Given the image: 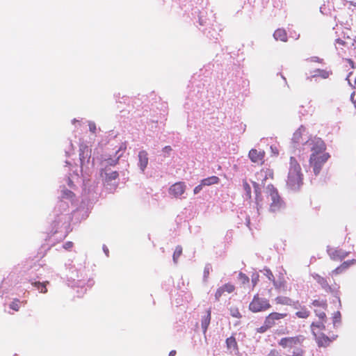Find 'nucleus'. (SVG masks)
Instances as JSON below:
<instances>
[{"instance_id": "4", "label": "nucleus", "mask_w": 356, "mask_h": 356, "mask_svg": "<svg viewBox=\"0 0 356 356\" xmlns=\"http://www.w3.org/2000/svg\"><path fill=\"white\" fill-rule=\"evenodd\" d=\"M252 185L255 193L257 209L259 215L261 214L263 209L266 207L268 209V211L273 214H277L285 209V202L280 196L277 190L272 184H269L266 187L265 202L261 197L260 184L253 181Z\"/></svg>"}, {"instance_id": "2", "label": "nucleus", "mask_w": 356, "mask_h": 356, "mask_svg": "<svg viewBox=\"0 0 356 356\" xmlns=\"http://www.w3.org/2000/svg\"><path fill=\"white\" fill-rule=\"evenodd\" d=\"M291 145L294 153L298 150L299 154L312 152L309 158V165L314 174L318 175L324 164L330 158V154L325 152L326 145L324 141L318 137L309 138L306 128L301 125L293 134L291 138Z\"/></svg>"}, {"instance_id": "7", "label": "nucleus", "mask_w": 356, "mask_h": 356, "mask_svg": "<svg viewBox=\"0 0 356 356\" xmlns=\"http://www.w3.org/2000/svg\"><path fill=\"white\" fill-rule=\"evenodd\" d=\"M270 307L271 305L268 299L260 297L259 294H256L249 305V309L253 313H257L266 311Z\"/></svg>"}, {"instance_id": "44", "label": "nucleus", "mask_w": 356, "mask_h": 356, "mask_svg": "<svg viewBox=\"0 0 356 356\" xmlns=\"http://www.w3.org/2000/svg\"><path fill=\"white\" fill-rule=\"evenodd\" d=\"M289 306H291L295 309H300L302 307L298 300L294 301L293 300H292V304H290Z\"/></svg>"}, {"instance_id": "29", "label": "nucleus", "mask_w": 356, "mask_h": 356, "mask_svg": "<svg viewBox=\"0 0 356 356\" xmlns=\"http://www.w3.org/2000/svg\"><path fill=\"white\" fill-rule=\"evenodd\" d=\"M182 253V248L180 245H177L174 252L172 259L175 264L177 263L179 257L181 256Z\"/></svg>"}, {"instance_id": "28", "label": "nucleus", "mask_w": 356, "mask_h": 356, "mask_svg": "<svg viewBox=\"0 0 356 356\" xmlns=\"http://www.w3.org/2000/svg\"><path fill=\"white\" fill-rule=\"evenodd\" d=\"M207 12L201 10L198 12L197 18L198 22L200 26H205L207 24V19L206 17Z\"/></svg>"}, {"instance_id": "20", "label": "nucleus", "mask_w": 356, "mask_h": 356, "mask_svg": "<svg viewBox=\"0 0 356 356\" xmlns=\"http://www.w3.org/2000/svg\"><path fill=\"white\" fill-rule=\"evenodd\" d=\"M313 277L321 286L322 289L325 290V291L328 293L332 291L331 286L329 285L325 278L321 277L318 274L314 275Z\"/></svg>"}, {"instance_id": "48", "label": "nucleus", "mask_w": 356, "mask_h": 356, "mask_svg": "<svg viewBox=\"0 0 356 356\" xmlns=\"http://www.w3.org/2000/svg\"><path fill=\"white\" fill-rule=\"evenodd\" d=\"M343 273V270H342L340 266H338L334 270L332 271V275H339Z\"/></svg>"}, {"instance_id": "63", "label": "nucleus", "mask_w": 356, "mask_h": 356, "mask_svg": "<svg viewBox=\"0 0 356 356\" xmlns=\"http://www.w3.org/2000/svg\"><path fill=\"white\" fill-rule=\"evenodd\" d=\"M246 224L248 226H249V224H250V219H246Z\"/></svg>"}, {"instance_id": "27", "label": "nucleus", "mask_w": 356, "mask_h": 356, "mask_svg": "<svg viewBox=\"0 0 356 356\" xmlns=\"http://www.w3.org/2000/svg\"><path fill=\"white\" fill-rule=\"evenodd\" d=\"M275 301L277 304L283 305H289L292 304V299L286 296H277Z\"/></svg>"}, {"instance_id": "43", "label": "nucleus", "mask_w": 356, "mask_h": 356, "mask_svg": "<svg viewBox=\"0 0 356 356\" xmlns=\"http://www.w3.org/2000/svg\"><path fill=\"white\" fill-rule=\"evenodd\" d=\"M273 283L275 289L278 290H280L282 287L284 286V283L282 281L277 282L274 280V281H273Z\"/></svg>"}, {"instance_id": "33", "label": "nucleus", "mask_w": 356, "mask_h": 356, "mask_svg": "<svg viewBox=\"0 0 356 356\" xmlns=\"http://www.w3.org/2000/svg\"><path fill=\"white\" fill-rule=\"evenodd\" d=\"M243 190L245 191V196L246 198L251 197V187L247 181H244L243 184Z\"/></svg>"}, {"instance_id": "13", "label": "nucleus", "mask_w": 356, "mask_h": 356, "mask_svg": "<svg viewBox=\"0 0 356 356\" xmlns=\"http://www.w3.org/2000/svg\"><path fill=\"white\" fill-rule=\"evenodd\" d=\"M327 252L333 260H342L348 255V252H346L342 249H334L333 248L327 247Z\"/></svg>"}, {"instance_id": "39", "label": "nucleus", "mask_w": 356, "mask_h": 356, "mask_svg": "<svg viewBox=\"0 0 356 356\" xmlns=\"http://www.w3.org/2000/svg\"><path fill=\"white\" fill-rule=\"evenodd\" d=\"M355 263H356L355 259H351V260H348V261H343L342 263V264L345 266V268H346L348 269L350 266L354 265Z\"/></svg>"}, {"instance_id": "8", "label": "nucleus", "mask_w": 356, "mask_h": 356, "mask_svg": "<svg viewBox=\"0 0 356 356\" xmlns=\"http://www.w3.org/2000/svg\"><path fill=\"white\" fill-rule=\"evenodd\" d=\"M100 175L104 180V184L106 186H116V179L119 175L118 171L111 170L110 168H103L101 170Z\"/></svg>"}, {"instance_id": "36", "label": "nucleus", "mask_w": 356, "mask_h": 356, "mask_svg": "<svg viewBox=\"0 0 356 356\" xmlns=\"http://www.w3.org/2000/svg\"><path fill=\"white\" fill-rule=\"evenodd\" d=\"M238 279L242 282V284L249 282V277L243 273H240L238 274Z\"/></svg>"}, {"instance_id": "42", "label": "nucleus", "mask_w": 356, "mask_h": 356, "mask_svg": "<svg viewBox=\"0 0 356 356\" xmlns=\"http://www.w3.org/2000/svg\"><path fill=\"white\" fill-rule=\"evenodd\" d=\"M88 127L90 131L95 134L97 130L95 123L94 122L90 121L88 122Z\"/></svg>"}, {"instance_id": "37", "label": "nucleus", "mask_w": 356, "mask_h": 356, "mask_svg": "<svg viewBox=\"0 0 356 356\" xmlns=\"http://www.w3.org/2000/svg\"><path fill=\"white\" fill-rule=\"evenodd\" d=\"M314 312L316 314V315L320 318V319H322L323 320L324 318H326V315H325V313L323 312V311H320L318 309H315L314 310Z\"/></svg>"}, {"instance_id": "56", "label": "nucleus", "mask_w": 356, "mask_h": 356, "mask_svg": "<svg viewBox=\"0 0 356 356\" xmlns=\"http://www.w3.org/2000/svg\"><path fill=\"white\" fill-rule=\"evenodd\" d=\"M102 249H103V251L105 253L106 256L108 257V255H109V250H108V248H107V246L106 245H104L103 247H102Z\"/></svg>"}, {"instance_id": "54", "label": "nucleus", "mask_w": 356, "mask_h": 356, "mask_svg": "<svg viewBox=\"0 0 356 356\" xmlns=\"http://www.w3.org/2000/svg\"><path fill=\"white\" fill-rule=\"evenodd\" d=\"M172 151V148L170 146H165V147L163 148V152L165 154H169L170 152Z\"/></svg>"}, {"instance_id": "31", "label": "nucleus", "mask_w": 356, "mask_h": 356, "mask_svg": "<svg viewBox=\"0 0 356 356\" xmlns=\"http://www.w3.org/2000/svg\"><path fill=\"white\" fill-rule=\"evenodd\" d=\"M312 304L314 307H321L323 309H325L327 306L325 300H314Z\"/></svg>"}, {"instance_id": "50", "label": "nucleus", "mask_w": 356, "mask_h": 356, "mask_svg": "<svg viewBox=\"0 0 356 356\" xmlns=\"http://www.w3.org/2000/svg\"><path fill=\"white\" fill-rule=\"evenodd\" d=\"M350 101L353 102L355 107L356 108V97L355 92H352V94L350 95Z\"/></svg>"}, {"instance_id": "34", "label": "nucleus", "mask_w": 356, "mask_h": 356, "mask_svg": "<svg viewBox=\"0 0 356 356\" xmlns=\"http://www.w3.org/2000/svg\"><path fill=\"white\" fill-rule=\"evenodd\" d=\"M211 270H212L211 265L210 264H207L204 266V273H203V279L204 281L207 280V279L210 273V271Z\"/></svg>"}, {"instance_id": "32", "label": "nucleus", "mask_w": 356, "mask_h": 356, "mask_svg": "<svg viewBox=\"0 0 356 356\" xmlns=\"http://www.w3.org/2000/svg\"><path fill=\"white\" fill-rule=\"evenodd\" d=\"M20 304H21V302L18 299H15L13 302H11L9 305V307L15 311V312H17L19 311V308H20Z\"/></svg>"}, {"instance_id": "41", "label": "nucleus", "mask_w": 356, "mask_h": 356, "mask_svg": "<svg viewBox=\"0 0 356 356\" xmlns=\"http://www.w3.org/2000/svg\"><path fill=\"white\" fill-rule=\"evenodd\" d=\"M341 319V314L339 312H337L334 313L333 316V323L336 325L337 323L340 322Z\"/></svg>"}, {"instance_id": "6", "label": "nucleus", "mask_w": 356, "mask_h": 356, "mask_svg": "<svg viewBox=\"0 0 356 356\" xmlns=\"http://www.w3.org/2000/svg\"><path fill=\"white\" fill-rule=\"evenodd\" d=\"M40 269L39 264H34L32 266L27 272L28 277L26 278L33 287H35L37 290H38L40 293H46L47 292V284H49L48 282H41L40 281H36L35 277L38 278L39 275L40 273H38Z\"/></svg>"}, {"instance_id": "58", "label": "nucleus", "mask_w": 356, "mask_h": 356, "mask_svg": "<svg viewBox=\"0 0 356 356\" xmlns=\"http://www.w3.org/2000/svg\"><path fill=\"white\" fill-rule=\"evenodd\" d=\"M216 33L215 35H213V33H211V32L210 31H209L208 33H207V36L209 37L210 38H213V39H217V37H216Z\"/></svg>"}, {"instance_id": "51", "label": "nucleus", "mask_w": 356, "mask_h": 356, "mask_svg": "<svg viewBox=\"0 0 356 356\" xmlns=\"http://www.w3.org/2000/svg\"><path fill=\"white\" fill-rule=\"evenodd\" d=\"M232 316H234V317H236V318H241V315L240 314V312L236 309L235 311H232Z\"/></svg>"}, {"instance_id": "16", "label": "nucleus", "mask_w": 356, "mask_h": 356, "mask_svg": "<svg viewBox=\"0 0 356 356\" xmlns=\"http://www.w3.org/2000/svg\"><path fill=\"white\" fill-rule=\"evenodd\" d=\"M234 286L230 283L225 284L223 286L219 287L215 293L216 300L218 301L220 298L224 294L225 292L231 293L234 291Z\"/></svg>"}, {"instance_id": "23", "label": "nucleus", "mask_w": 356, "mask_h": 356, "mask_svg": "<svg viewBox=\"0 0 356 356\" xmlns=\"http://www.w3.org/2000/svg\"><path fill=\"white\" fill-rule=\"evenodd\" d=\"M226 344L227 349L230 353H235L238 350L237 343L234 337H230L226 339Z\"/></svg>"}, {"instance_id": "10", "label": "nucleus", "mask_w": 356, "mask_h": 356, "mask_svg": "<svg viewBox=\"0 0 356 356\" xmlns=\"http://www.w3.org/2000/svg\"><path fill=\"white\" fill-rule=\"evenodd\" d=\"M14 277V275H9L2 280L0 285V296L8 294L12 290L16 284Z\"/></svg>"}, {"instance_id": "40", "label": "nucleus", "mask_w": 356, "mask_h": 356, "mask_svg": "<svg viewBox=\"0 0 356 356\" xmlns=\"http://www.w3.org/2000/svg\"><path fill=\"white\" fill-rule=\"evenodd\" d=\"M307 60H309L310 62L321 63H323V60L318 56H312V57L307 58Z\"/></svg>"}, {"instance_id": "53", "label": "nucleus", "mask_w": 356, "mask_h": 356, "mask_svg": "<svg viewBox=\"0 0 356 356\" xmlns=\"http://www.w3.org/2000/svg\"><path fill=\"white\" fill-rule=\"evenodd\" d=\"M320 12L323 15H327V13L326 11V7L325 5H323L320 7Z\"/></svg>"}, {"instance_id": "46", "label": "nucleus", "mask_w": 356, "mask_h": 356, "mask_svg": "<svg viewBox=\"0 0 356 356\" xmlns=\"http://www.w3.org/2000/svg\"><path fill=\"white\" fill-rule=\"evenodd\" d=\"M204 186L202 185V183L200 182V184L199 185H197V186L195 187L194 190H193V193L194 194H198L203 188Z\"/></svg>"}, {"instance_id": "61", "label": "nucleus", "mask_w": 356, "mask_h": 356, "mask_svg": "<svg viewBox=\"0 0 356 356\" xmlns=\"http://www.w3.org/2000/svg\"><path fill=\"white\" fill-rule=\"evenodd\" d=\"M339 266L341 268V269H342V270H343V272L347 270V268H345V266L342 264Z\"/></svg>"}, {"instance_id": "30", "label": "nucleus", "mask_w": 356, "mask_h": 356, "mask_svg": "<svg viewBox=\"0 0 356 356\" xmlns=\"http://www.w3.org/2000/svg\"><path fill=\"white\" fill-rule=\"evenodd\" d=\"M315 328H318L319 330H325V327L323 322L312 323L311 325V329L314 335L317 334L315 332Z\"/></svg>"}, {"instance_id": "35", "label": "nucleus", "mask_w": 356, "mask_h": 356, "mask_svg": "<svg viewBox=\"0 0 356 356\" xmlns=\"http://www.w3.org/2000/svg\"><path fill=\"white\" fill-rule=\"evenodd\" d=\"M264 275L268 277L269 280L274 281L275 278L274 276L271 272V270L269 268H264L262 270Z\"/></svg>"}, {"instance_id": "19", "label": "nucleus", "mask_w": 356, "mask_h": 356, "mask_svg": "<svg viewBox=\"0 0 356 356\" xmlns=\"http://www.w3.org/2000/svg\"><path fill=\"white\" fill-rule=\"evenodd\" d=\"M316 343L318 346L326 347L329 346L332 341L330 338L325 335L323 333H319L314 335Z\"/></svg>"}, {"instance_id": "17", "label": "nucleus", "mask_w": 356, "mask_h": 356, "mask_svg": "<svg viewBox=\"0 0 356 356\" xmlns=\"http://www.w3.org/2000/svg\"><path fill=\"white\" fill-rule=\"evenodd\" d=\"M287 316L286 314H281L277 312H272L265 318V323L271 327L275 325V321L283 318Z\"/></svg>"}, {"instance_id": "60", "label": "nucleus", "mask_w": 356, "mask_h": 356, "mask_svg": "<svg viewBox=\"0 0 356 356\" xmlns=\"http://www.w3.org/2000/svg\"><path fill=\"white\" fill-rule=\"evenodd\" d=\"M278 74H280L282 79L284 81L285 84H287L286 78L280 73H279Z\"/></svg>"}, {"instance_id": "12", "label": "nucleus", "mask_w": 356, "mask_h": 356, "mask_svg": "<svg viewBox=\"0 0 356 356\" xmlns=\"http://www.w3.org/2000/svg\"><path fill=\"white\" fill-rule=\"evenodd\" d=\"M90 155V150L87 146H82L80 147L79 159L82 171L85 166L89 165Z\"/></svg>"}, {"instance_id": "24", "label": "nucleus", "mask_w": 356, "mask_h": 356, "mask_svg": "<svg viewBox=\"0 0 356 356\" xmlns=\"http://www.w3.org/2000/svg\"><path fill=\"white\" fill-rule=\"evenodd\" d=\"M220 179L216 176H211L201 180L202 185L209 186L219 183Z\"/></svg>"}, {"instance_id": "1", "label": "nucleus", "mask_w": 356, "mask_h": 356, "mask_svg": "<svg viewBox=\"0 0 356 356\" xmlns=\"http://www.w3.org/2000/svg\"><path fill=\"white\" fill-rule=\"evenodd\" d=\"M101 186L96 179H81L73 172L60 186L59 201L54 211L49 241L63 240L69 234L71 213L81 220L88 218L92 204L100 194Z\"/></svg>"}, {"instance_id": "25", "label": "nucleus", "mask_w": 356, "mask_h": 356, "mask_svg": "<svg viewBox=\"0 0 356 356\" xmlns=\"http://www.w3.org/2000/svg\"><path fill=\"white\" fill-rule=\"evenodd\" d=\"M310 312L305 306L301 307L299 311L296 312L295 316L299 318H307L309 316Z\"/></svg>"}, {"instance_id": "14", "label": "nucleus", "mask_w": 356, "mask_h": 356, "mask_svg": "<svg viewBox=\"0 0 356 356\" xmlns=\"http://www.w3.org/2000/svg\"><path fill=\"white\" fill-rule=\"evenodd\" d=\"M138 166L141 172H144L148 164V154L145 150H141L138 154Z\"/></svg>"}, {"instance_id": "52", "label": "nucleus", "mask_w": 356, "mask_h": 356, "mask_svg": "<svg viewBox=\"0 0 356 356\" xmlns=\"http://www.w3.org/2000/svg\"><path fill=\"white\" fill-rule=\"evenodd\" d=\"M292 356H302V351L301 350H296L293 352Z\"/></svg>"}, {"instance_id": "57", "label": "nucleus", "mask_w": 356, "mask_h": 356, "mask_svg": "<svg viewBox=\"0 0 356 356\" xmlns=\"http://www.w3.org/2000/svg\"><path fill=\"white\" fill-rule=\"evenodd\" d=\"M346 61L348 63V64L350 65L351 68L354 69L355 67V63L353 62V60L348 58V59H346Z\"/></svg>"}, {"instance_id": "64", "label": "nucleus", "mask_w": 356, "mask_h": 356, "mask_svg": "<svg viewBox=\"0 0 356 356\" xmlns=\"http://www.w3.org/2000/svg\"><path fill=\"white\" fill-rule=\"evenodd\" d=\"M14 356H17V354H15V355H14Z\"/></svg>"}, {"instance_id": "59", "label": "nucleus", "mask_w": 356, "mask_h": 356, "mask_svg": "<svg viewBox=\"0 0 356 356\" xmlns=\"http://www.w3.org/2000/svg\"><path fill=\"white\" fill-rule=\"evenodd\" d=\"M176 355L175 350H171L169 353V356H175Z\"/></svg>"}, {"instance_id": "26", "label": "nucleus", "mask_w": 356, "mask_h": 356, "mask_svg": "<svg viewBox=\"0 0 356 356\" xmlns=\"http://www.w3.org/2000/svg\"><path fill=\"white\" fill-rule=\"evenodd\" d=\"M119 158H120V156H118L117 158H114V159L108 158V159H104L102 161V166H104V168H108V167L109 165L114 166L118 163Z\"/></svg>"}, {"instance_id": "55", "label": "nucleus", "mask_w": 356, "mask_h": 356, "mask_svg": "<svg viewBox=\"0 0 356 356\" xmlns=\"http://www.w3.org/2000/svg\"><path fill=\"white\" fill-rule=\"evenodd\" d=\"M336 44H337L341 45V46H343V45H345V44H346V42H345L344 40H343L340 39V38H337V39L336 40Z\"/></svg>"}, {"instance_id": "49", "label": "nucleus", "mask_w": 356, "mask_h": 356, "mask_svg": "<svg viewBox=\"0 0 356 356\" xmlns=\"http://www.w3.org/2000/svg\"><path fill=\"white\" fill-rule=\"evenodd\" d=\"M268 356H281V355L277 350L273 349L270 351Z\"/></svg>"}, {"instance_id": "3", "label": "nucleus", "mask_w": 356, "mask_h": 356, "mask_svg": "<svg viewBox=\"0 0 356 356\" xmlns=\"http://www.w3.org/2000/svg\"><path fill=\"white\" fill-rule=\"evenodd\" d=\"M64 267L67 286L80 289V291H77L78 296L83 295L94 285L95 282L89 277V270L86 269L83 262L79 261L77 259H69L65 263Z\"/></svg>"}, {"instance_id": "18", "label": "nucleus", "mask_w": 356, "mask_h": 356, "mask_svg": "<svg viewBox=\"0 0 356 356\" xmlns=\"http://www.w3.org/2000/svg\"><path fill=\"white\" fill-rule=\"evenodd\" d=\"M211 318V309L209 308L207 310L206 314L202 316V319H201V327H202V332L204 334H206L208 327L210 324Z\"/></svg>"}, {"instance_id": "21", "label": "nucleus", "mask_w": 356, "mask_h": 356, "mask_svg": "<svg viewBox=\"0 0 356 356\" xmlns=\"http://www.w3.org/2000/svg\"><path fill=\"white\" fill-rule=\"evenodd\" d=\"M248 156H249L250 159L253 163H259V162L262 161V160L264 159V153L261 152H258L257 149H252L249 152Z\"/></svg>"}, {"instance_id": "5", "label": "nucleus", "mask_w": 356, "mask_h": 356, "mask_svg": "<svg viewBox=\"0 0 356 356\" xmlns=\"http://www.w3.org/2000/svg\"><path fill=\"white\" fill-rule=\"evenodd\" d=\"M302 177L300 164L293 156H291L286 181L288 187L293 191L298 190L303 184Z\"/></svg>"}, {"instance_id": "45", "label": "nucleus", "mask_w": 356, "mask_h": 356, "mask_svg": "<svg viewBox=\"0 0 356 356\" xmlns=\"http://www.w3.org/2000/svg\"><path fill=\"white\" fill-rule=\"evenodd\" d=\"M73 243L72 241H67L63 245V248L65 250H70L73 247Z\"/></svg>"}, {"instance_id": "38", "label": "nucleus", "mask_w": 356, "mask_h": 356, "mask_svg": "<svg viewBox=\"0 0 356 356\" xmlns=\"http://www.w3.org/2000/svg\"><path fill=\"white\" fill-rule=\"evenodd\" d=\"M270 327H271L270 326L267 325V324L264 323L262 326H261L260 327L257 328V332H259V333H264L265 332L267 331L268 329H269Z\"/></svg>"}, {"instance_id": "9", "label": "nucleus", "mask_w": 356, "mask_h": 356, "mask_svg": "<svg viewBox=\"0 0 356 356\" xmlns=\"http://www.w3.org/2000/svg\"><path fill=\"white\" fill-rule=\"evenodd\" d=\"M305 339L302 335H298L291 337H284L282 338L279 341L278 344L284 348H292L296 345L300 344Z\"/></svg>"}, {"instance_id": "15", "label": "nucleus", "mask_w": 356, "mask_h": 356, "mask_svg": "<svg viewBox=\"0 0 356 356\" xmlns=\"http://www.w3.org/2000/svg\"><path fill=\"white\" fill-rule=\"evenodd\" d=\"M311 73L312 75L307 78L308 80L311 81L313 78L316 77H321L323 79H326L332 74V71L318 68L313 70Z\"/></svg>"}, {"instance_id": "22", "label": "nucleus", "mask_w": 356, "mask_h": 356, "mask_svg": "<svg viewBox=\"0 0 356 356\" xmlns=\"http://www.w3.org/2000/svg\"><path fill=\"white\" fill-rule=\"evenodd\" d=\"M273 37L276 40H280L282 42L287 41L286 32L283 29H277L273 33Z\"/></svg>"}, {"instance_id": "11", "label": "nucleus", "mask_w": 356, "mask_h": 356, "mask_svg": "<svg viewBox=\"0 0 356 356\" xmlns=\"http://www.w3.org/2000/svg\"><path fill=\"white\" fill-rule=\"evenodd\" d=\"M186 186L184 182L179 181L172 185L169 188L170 195L176 198H181L186 191Z\"/></svg>"}, {"instance_id": "47", "label": "nucleus", "mask_w": 356, "mask_h": 356, "mask_svg": "<svg viewBox=\"0 0 356 356\" xmlns=\"http://www.w3.org/2000/svg\"><path fill=\"white\" fill-rule=\"evenodd\" d=\"M259 281V275L258 274H253L252 275V282L253 284V286H254Z\"/></svg>"}, {"instance_id": "62", "label": "nucleus", "mask_w": 356, "mask_h": 356, "mask_svg": "<svg viewBox=\"0 0 356 356\" xmlns=\"http://www.w3.org/2000/svg\"><path fill=\"white\" fill-rule=\"evenodd\" d=\"M72 124H75L76 122H79V121L76 120V119H74V120H72Z\"/></svg>"}]
</instances>
